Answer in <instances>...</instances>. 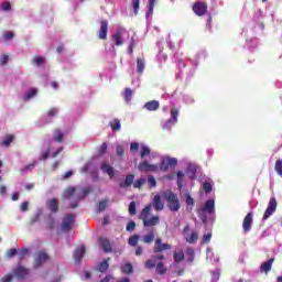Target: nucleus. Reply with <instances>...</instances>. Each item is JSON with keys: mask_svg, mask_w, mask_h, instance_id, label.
<instances>
[{"mask_svg": "<svg viewBox=\"0 0 282 282\" xmlns=\"http://www.w3.org/2000/svg\"><path fill=\"white\" fill-rule=\"evenodd\" d=\"M89 193H91V187H68L63 193V199H68L70 202V208H77L78 202L86 195H89Z\"/></svg>", "mask_w": 282, "mask_h": 282, "instance_id": "obj_1", "label": "nucleus"}, {"mask_svg": "<svg viewBox=\"0 0 282 282\" xmlns=\"http://www.w3.org/2000/svg\"><path fill=\"white\" fill-rule=\"evenodd\" d=\"M151 208H153V205H148L140 214V219H142L145 228H152L153 226H158V224H160V216H151Z\"/></svg>", "mask_w": 282, "mask_h": 282, "instance_id": "obj_2", "label": "nucleus"}, {"mask_svg": "<svg viewBox=\"0 0 282 282\" xmlns=\"http://www.w3.org/2000/svg\"><path fill=\"white\" fill-rule=\"evenodd\" d=\"M214 213L215 200L209 199L202 206V208L198 209V217L203 221V224H206V221H208V215H213Z\"/></svg>", "mask_w": 282, "mask_h": 282, "instance_id": "obj_3", "label": "nucleus"}, {"mask_svg": "<svg viewBox=\"0 0 282 282\" xmlns=\"http://www.w3.org/2000/svg\"><path fill=\"white\" fill-rule=\"evenodd\" d=\"M61 151H63V148L54 150V141H52L51 143H44L41 150L40 160L45 161L47 160V158H50V155L51 158H56V155H58Z\"/></svg>", "mask_w": 282, "mask_h": 282, "instance_id": "obj_4", "label": "nucleus"}, {"mask_svg": "<svg viewBox=\"0 0 282 282\" xmlns=\"http://www.w3.org/2000/svg\"><path fill=\"white\" fill-rule=\"evenodd\" d=\"M165 199L167 202V208H170L172 213H177V210H180V198H177L175 193L167 192L165 194Z\"/></svg>", "mask_w": 282, "mask_h": 282, "instance_id": "obj_5", "label": "nucleus"}, {"mask_svg": "<svg viewBox=\"0 0 282 282\" xmlns=\"http://www.w3.org/2000/svg\"><path fill=\"white\" fill-rule=\"evenodd\" d=\"M178 116H180V110H177L176 108H172L171 109V119H167L162 124V129H164L165 131H171V129H173V127H175V124H177Z\"/></svg>", "mask_w": 282, "mask_h": 282, "instance_id": "obj_6", "label": "nucleus"}, {"mask_svg": "<svg viewBox=\"0 0 282 282\" xmlns=\"http://www.w3.org/2000/svg\"><path fill=\"white\" fill-rule=\"evenodd\" d=\"M276 206H279V203L276 202V197H271L268 207L263 214L262 221H265L276 213Z\"/></svg>", "mask_w": 282, "mask_h": 282, "instance_id": "obj_7", "label": "nucleus"}, {"mask_svg": "<svg viewBox=\"0 0 282 282\" xmlns=\"http://www.w3.org/2000/svg\"><path fill=\"white\" fill-rule=\"evenodd\" d=\"M138 169L141 173H158L160 171V165L151 164L149 161H142L139 163Z\"/></svg>", "mask_w": 282, "mask_h": 282, "instance_id": "obj_8", "label": "nucleus"}, {"mask_svg": "<svg viewBox=\"0 0 282 282\" xmlns=\"http://www.w3.org/2000/svg\"><path fill=\"white\" fill-rule=\"evenodd\" d=\"M13 276L18 279L19 281H25L28 276H30V269L19 264L14 270H13Z\"/></svg>", "mask_w": 282, "mask_h": 282, "instance_id": "obj_9", "label": "nucleus"}, {"mask_svg": "<svg viewBox=\"0 0 282 282\" xmlns=\"http://www.w3.org/2000/svg\"><path fill=\"white\" fill-rule=\"evenodd\" d=\"M188 230H191V227L186 225L183 229L184 239L185 241H187V243H195L199 235L197 234V231H192L191 234H188Z\"/></svg>", "mask_w": 282, "mask_h": 282, "instance_id": "obj_10", "label": "nucleus"}, {"mask_svg": "<svg viewBox=\"0 0 282 282\" xmlns=\"http://www.w3.org/2000/svg\"><path fill=\"white\" fill-rule=\"evenodd\" d=\"M126 31L123 29L117 30L116 33L111 35V43L112 45H117V47H120V45H123L124 41L122 40V36H124Z\"/></svg>", "mask_w": 282, "mask_h": 282, "instance_id": "obj_11", "label": "nucleus"}, {"mask_svg": "<svg viewBox=\"0 0 282 282\" xmlns=\"http://www.w3.org/2000/svg\"><path fill=\"white\" fill-rule=\"evenodd\" d=\"M76 221V215L68 214L62 221V230L67 231L74 228V223Z\"/></svg>", "mask_w": 282, "mask_h": 282, "instance_id": "obj_12", "label": "nucleus"}, {"mask_svg": "<svg viewBox=\"0 0 282 282\" xmlns=\"http://www.w3.org/2000/svg\"><path fill=\"white\" fill-rule=\"evenodd\" d=\"M193 12L197 17H204L208 12V4L206 2H195L193 6Z\"/></svg>", "mask_w": 282, "mask_h": 282, "instance_id": "obj_13", "label": "nucleus"}, {"mask_svg": "<svg viewBox=\"0 0 282 282\" xmlns=\"http://www.w3.org/2000/svg\"><path fill=\"white\" fill-rule=\"evenodd\" d=\"M100 169L102 173H106V175H109L110 180H113L116 175V170L113 169V166L109 164V162L101 163Z\"/></svg>", "mask_w": 282, "mask_h": 282, "instance_id": "obj_14", "label": "nucleus"}, {"mask_svg": "<svg viewBox=\"0 0 282 282\" xmlns=\"http://www.w3.org/2000/svg\"><path fill=\"white\" fill-rule=\"evenodd\" d=\"M45 261H47V253H45V252L36 253L33 268H35V269L41 268L43 265V263H45Z\"/></svg>", "mask_w": 282, "mask_h": 282, "instance_id": "obj_15", "label": "nucleus"}, {"mask_svg": "<svg viewBox=\"0 0 282 282\" xmlns=\"http://www.w3.org/2000/svg\"><path fill=\"white\" fill-rule=\"evenodd\" d=\"M100 23L101 26L98 33V39H100V41H105V39H107V33L109 32V23L107 20H102Z\"/></svg>", "mask_w": 282, "mask_h": 282, "instance_id": "obj_16", "label": "nucleus"}, {"mask_svg": "<svg viewBox=\"0 0 282 282\" xmlns=\"http://www.w3.org/2000/svg\"><path fill=\"white\" fill-rule=\"evenodd\" d=\"M164 250H171V245L163 243L161 238L155 240L154 252H164Z\"/></svg>", "mask_w": 282, "mask_h": 282, "instance_id": "obj_17", "label": "nucleus"}, {"mask_svg": "<svg viewBox=\"0 0 282 282\" xmlns=\"http://www.w3.org/2000/svg\"><path fill=\"white\" fill-rule=\"evenodd\" d=\"M242 228L245 232H250L252 228V213L247 214V216L245 217Z\"/></svg>", "mask_w": 282, "mask_h": 282, "instance_id": "obj_18", "label": "nucleus"}, {"mask_svg": "<svg viewBox=\"0 0 282 282\" xmlns=\"http://www.w3.org/2000/svg\"><path fill=\"white\" fill-rule=\"evenodd\" d=\"M273 263H274V258H271L268 261L263 262L260 265V272H264L265 274H268V272H270V270H272Z\"/></svg>", "mask_w": 282, "mask_h": 282, "instance_id": "obj_19", "label": "nucleus"}, {"mask_svg": "<svg viewBox=\"0 0 282 282\" xmlns=\"http://www.w3.org/2000/svg\"><path fill=\"white\" fill-rule=\"evenodd\" d=\"M186 174L188 175L189 180H195V177H197V165L189 163L187 166Z\"/></svg>", "mask_w": 282, "mask_h": 282, "instance_id": "obj_20", "label": "nucleus"}, {"mask_svg": "<svg viewBox=\"0 0 282 282\" xmlns=\"http://www.w3.org/2000/svg\"><path fill=\"white\" fill-rule=\"evenodd\" d=\"M152 206L156 210H164V203L162 202V198L160 197V195H155L153 197Z\"/></svg>", "mask_w": 282, "mask_h": 282, "instance_id": "obj_21", "label": "nucleus"}, {"mask_svg": "<svg viewBox=\"0 0 282 282\" xmlns=\"http://www.w3.org/2000/svg\"><path fill=\"white\" fill-rule=\"evenodd\" d=\"M144 109H147L148 111H158V109H160V101L158 100L148 101L144 105Z\"/></svg>", "mask_w": 282, "mask_h": 282, "instance_id": "obj_22", "label": "nucleus"}, {"mask_svg": "<svg viewBox=\"0 0 282 282\" xmlns=\"http://www.w3.org/2000/svg\"><path fill=\"white\" fill-rule=\"evenodd\" d=\"M83 257H85V246L78 247L75 250L74 259H75L76 263H79V261L83 259Z\"/></svg>", "mask_w": 282, "mask_h": 282, "instance_id": "obj_23", "label": "nucleus"}, {"mask_svg": "<svg viewBox=\"0 0 282 282\" xmlns=\"http://www.w3.org/2000/svg\"><path fill=\"white\" fill-rule=\"evenodd\" d=\"M36 94H39V89L31 88L24 94L23 100L28 102V100H32V98H36Z\"/></svg>", "mask_w": 282, "mask_h": 282, "instance_id": "obj_24", "label": "nucleus"}, {"mask_svg": "<svg viewBox=\"0 0 282 282\" xmlns=\"http://www.w3.org/2000/svg\"><path fill=\"white\" fill-rule=\"evenodd\" d=\"M133 180H135V176L133 174L127 175L124 182H121L119 184L120 188H129V186L133 184Z\"/></svg>", "mask_w": 282, "mask_h": 282, "instance_id": "obj_25", "label": "nucleus"}, {"mask_svg": "<svg viewBox=\"0 0 282 282\" xmlns=\"http://www.w3.org/2000/svg\"><path fill=\"white\" fill-rule=\"evenodd\" d=\"M46 206L52 213H56L58 210V200L56 198H51L47 200Z\"/></svg>", "mask_w": 282, "mask_h": 282, "instance_id": "obj_26", "label": "nucleus"}, {"mask_svg": "<svg viewBox=\"0 0 282 282\" xmlns=\"http://www.w3.org/2000/svg\"><path fill=\"white\" fill-rule=\"evenodd\" d=\"M99 246L104 249L106 252H111V243L106 238H99Z\"/></svg>", "mask_w": 282, "mask_h": 282, "instance_id": "obj_27", "label": "nucleus"}, {"mask_svg": "<svg viewBox=\"0 0 282 282\" xmlns=\"http://www.w3.org/2000/svg\"><path fill=\"white\" fill-rule=\"evenodd\" d=\"M175 263H182L184 261V251L182 249H176L173 253Z\"/></svg>", "mask_w": 282, "mask_h": 282, "instance_id": "obj_28", "label": "nucleus"}, {"mask_svg": "<svg viewBox=\"0 0 282 282\" xmlns=\"http://www.w3.org/2000/svg\"><path fill=\"white\" fill-rule=\"evenodd\" d=\"M143 243H152L155 240V232L153 230L149 231L142 237Z\"/></svg>", "mask_w": 282, "mask_h": 282, "instance_id": "obj_29", "label": "nucleus"}, {"mask_svg": "<svg viewBox=\"0 0 282 282\" xmlns=\"http://www.w3.org/2000/svg\"><path fill=\"white\" fill-rule=\"evenodd\" d=\"M210 282H219V279L221 276V269H215L213 271H210Z\"/></svg>", "mask_w": 282, "mask_h": 282, "instance_id": "obj_30", "label": "nucleus"}, {"mask_svg": "<svg viewBox=\"0 0 282 282\" xmlns=\"http://www.w3.org/2000/svg\"><path fill=\"white\" fill-rule=\"evenodd\" d=\"M158 0H149L148 2V12L145 14L147 19H149V17H153V9L155 8V3Z\"/></svg>", "mask_w": 282, "mask_h": 282, "instance_id": "obj_31", "label": "nucleus"}, {"mask_svg": "<svg viewBox=\"0 0 282 282\" xmlns=\"http://www.w3.org/2000/svg\"><path fill=\"white\" fill-rule=\"evenodd\" d=\"M145 63L143 58H137V72L138 74H142L144 72Z\"/></svg>", "mask_w": 282, "mask_h": 282, "instance_id": "obj_32", "label": "nucleus"}, {"mask_svg": "<svg viewBox=\"0 0 282 282\" xmlns=\"http://www.w3.org/2000/svg\"><path fill=\"white\" fill-rule=\"evenodd\" d=\"M31 62H32V65H35V67H41V65H43V63H45V57L34 56Z\"/></svg>", "mask_w": 282, "mask_h": 282, "instance_id": "obj_33", "label": "nucleus"}, {"mask_svg": "<svg viewBox=\"0 0 282 282\" xmlns=\"http://www.w3.org/2000/svg\"><path fill=\"white\" fill-rule=\"evenodd\" d=\"M151 155V148L149 145L141 144V158L144 159Z\"/></svg>", "mask_w": 282, "mask_h": 282, "instance_id": "obj_34", "label": "nucleus"}, {"mask_svg": "<svg viewBox=\"0 0 282 282\" xmlns=\"http://www.w3.org/2000/svg\"><path fill=\"white\" fill-rule=\"evenodd\" d=\"M98 270L100 272H107V270H109V260L101 261L98 265Z\"/></svg>", "mask_w": 282, "mask_h": 282, "instance_id": "obj_35", "label": "nucleus"}, {"mask_svg": "<svg viewBox=\"0 0 282 282\" xmlns=\"http://www.w3.org/2000/svg\"><path fill=\"white\" fill-rule=\"evenodd\" d=\"M53 138H54L55 142H63V138H65V135L63 134V132L61 130H55L53 133Z\"/></svg>", "mask_w": 282, "mask_h": 282, "instance_id": "obj_36", "label": "nucleus"}, {"mask_svg": "<svg viewBox=\"0 0 282 282\" xmlns=\"http://www.w3.org/2000/svg\"><path fill=\"white\" fill-rule=\"evenodd\" d=\"M110 127H111L112 131H120V128H121L120 120H118V119L111 120Z\"/></svg>", "mask_w": 282, "mask_h": 282, "instance_id": "obj_37", "label": "nucleus"}, {"mask_svg": "<svg viewBox=\"0 0 282 282\" xmlns=\"http://www.w3.org/2000/svg\"><path fill=\"white\" fill-rule=\"evenodd\" d=\"M177 186L178 188H183L184 187V172H177Z\"/></svg>", "mask_w": 282, "mask_h": 282, "instance_id": "obj_38", "label": "nucleus"}, {"mask_svg": "<svg viewBox=\"0 0 282 282\" xmlns=\"http://www.w3.org/2000/svg\"><path fill=\"white\" fill-rule=\"evenodd\" d=\"M121 271L123 274H131V272H133V265H131V263H126L121 267Z\"/></svg>", "mask_w": 282, "mask_h": 282, "instance_id": "obj_39", "label": "nucleus"}, {"mask_svg": "<svg viewBox=\"0 0 282 282\" xmlns=\"http://www.w3.org/2000/svg\"><path fill=\"white\" fill-rule=\"evenodd\" d=\"M139 239H140V235H133V236H131V237L129 238V241H128L129 246H132V247L138 246Z\"/></svg>", "mask_w": 282, "mask_h": 282, "instance_id": "obj_40", "label": "nucleus"}, {"mask_svg": "<svg viewBox=\"0 0 282 282\" xmlns=\"http://www.w3.org/2000/svg\"><path fill=\"white\" fill-rule=\"evenodd\" d=\"M14 140V138L12 135H8L1 142V147H10V144H12V141Z\"/></svg>", "mask_w": 282, "mask_h": 282, "instance_id": "obj_41", "label": "nucleus"}, {"mask_svg": "<svg viewBox=\"0 0 282 282\" xmlns=\"http://www.w3.org/2000/svg\"><path fill=\"white\" fill-rule=\"evenodd\" d=\"M156 274H166V267H164L163 262L156 264Z\"/></svg>", "mask_w": 282, "mask_h": 282, "instance_id": "obj_42", "label": "nucleus"}, {"mask_svg": "<svg viewBox=\"0 0 282 282\" xmlns=\"http://www.w3.org/2000/svg\"><path fill=\"white\" fill-rule=\"evenodd\" d=\"M132 96H133V90H131V88H126V90L123 93V98H124L126 102H129L131 100Z\"/></svg>", "mask_w": 282, "mask_h": 282, "instance_id": "obj_43", "label": "nucleus"}, {"mask_svg": "<svg viewBox=\"0 0 282 282\" xmlns=\"http://www.w3.org/2000/svg\"><path fill=\"white\" fill-rule=\"evenodd\" d=\"M145 183L147 178L141 177L133 183V188H142V186H144Z\"/></svg>", "mask_w": 282, "mask_h": 282, "instance_id": "obj_44", "label": "nucleus"}, {"mask_svg": "<svg viewBox=\"0 0 282 282\" xmlns=\"http://www.w3.org/2000/svg\"><path fill=\"white\" fill-rule=\"evenodd\" d=\"M107 206H109V202L107 199L100 200L98 205V213H102V210H106Z\"/></svg>", "mask_w": 282, "mask_h": 282, "instance_id": "obj_45", "label": "nucleus"}, {"mask_svg": "<svg viewBox=\"0 0 282 282\" xmlns=\"http://www.w3.org/2000/svg\"><path fill=\"white\" fill-rule=\"evenodd\" d=\"M169 161L166 159H163L161 161V164L159 165V170L165 172L169 171Z\"/></svg>", "mask_w": 282, "mask_h": 282, "instance_id": "obj_46", "label": "nucleus"}, {"mask_svg": "<svg viewBox=\"0 0 282 282\" xmlns=\"http://www.w3.org/2000/svg\"><path fill=\"white\" fill-rule=\"evenodd\" d=\"M148 184L151 188H155V186H158V182L155 181V176L149 175L148 176Z\"/></svg>", "mask_w": 282, "mask_h": 282, "instance_id": "obj_47", "label": "nucleus"}, {"mask_svg": "<svg viewBox=\"0 0 282 282\" xmlns=\"http://www.w3.org/2000/svg\"><path fill=\"white\" fill-rule=\"evenodd\" d=\"M26 254H30L29 248H22V250L18 253L20 260L25 259Z\"/></svg>", "mask_w": 282, "mask_h": 282, "instance_id": "obj_48", "label": "nucleus"}, {"mask_svg": "<svg viewBox=\"0 0 282 282\" xmlns=\"http://www.w3.org/2000/svg\"><path fill=\"white\" fill-rule=\"evenodd\" d=\"M275 172L278 173V175H280V177H282V160H278L275 162Z\"/></svg>", "mask_w": 282, "mask_h": 282, "instance_id": "obj_49", "label": "nucleus"}, {"mask_svg": "<svg viewBox=\"0 0 282 282\" xmlns=\"http://www.w3.org/2000/svg\"><path fill=\"white\" fill-rule=\"evenodd\" d=\"M185 199H186L187 206H189L191 208L195 206V200L193 199V197H191V194H185Z\"/></svg>", "mask_w": 282, "mask_h": 282, "instance_id": "obj_50", "label": "nucleus"}, {"mask_svg": "<svg viewBox=\"0 0 282 282\" xmlns=\"http://www.w3.org/2000/svg\"><path fill=\"white\" fill-rule=\"evenodd\" d=\"M203 189L206 194L210 193L213 191V184L210 182H206L203 184Z\"/></svg>", "mask_w": 282, "mask_h": 282, "instance_id": "obj_51", "label": "nucleus"}, {"mask_svg": "<svg viewBox=\"0 0 282 282\" xmlns=\"http://www.w3.org/2000/svg\"><path fill=\"white\" fill-rule=\"evenodd\" d=\"M126 230L128 232H133V230H135V221H133V220L129 221L126 227Z\"/></svg>", "mask_w": 282, "mask_h": 282, "instance_id": "obj_52", "label": "nucleus"}, {"mask_svg": "<svg viewBox=\"0 0 282 282\" xmlns=\"http://www.w3.org/2000/svg\"><path fill=\"white\" fill-rule=\"evenodd\" d=\"M47 116H48V118H54V117L58 116V108L50 109L47 112Z\"/></svg>", "mask_w": 282, "mask_h": 282, "instance_id": "obj_53", "label": "nucleus"}, {"mask_svg": "<svg viewBox=\"0 0 282 282\" xmlns=\"http://www.w3.org/2000/svg\"><path fill=\"white\" fill-rule=\"evenodd\" d=\"M132 7L134 10V14H138V11L140 10V0H132Z\"/></svg>", "mask_w": 282, "mask_h": 282, "instance_id": "obj_54", "label": "nucleus"}, {"mask_svg": "<svg viewBox=\"0 0 282 282\" xmlns=\"http://www.w3.org/2000/svg\"><path fill=\"white\" fill-rule=\"evenodd\" d=\"M137 208H135V202H131L129 205V215H135Z\"/></svg>", "mask_w": 282, "mask_h": 282, "instance_id": "obj_55", "label": "nucleus"}, {"mask_svg": "<svg viewBox=\"0 0 282 282\" xmlns=\"http://www.w3.org/2000/svg\"><path fill=\"white\" fill-rule=\"evenodd\" d=\"M145 268L148 270H153V268H155V260H148V261H145Z\"/></svg>", "mask_w": 282, "mask_h": 282, "instance_id": "obj_56", "label": "nucleus"}, {"mask_svg": "<svg viewBox=\"0 0 282 282\" xmlns=\"http://www.w3.org/2000/svg\"><path fill=\"white\" fill-rule=\"evenodd\" d=\"M12 279H14V273L4 275L2 279H0V282H12Z\"/></svg>", "mask_w": 282, "mask_h": 282, "instance_id": "obj_57", "label": "nucleus"}, {"mask_svg": "<svg viewBox=\"0 0 282 282\" xmlns=\"http://www.w3.org/2000/svg\"><path fill=\"white\" fill-rule=\"evenodd\" d=\"M213 238V234L208 232L203 236V243H209L210 239Z\"/></svg>", "mask_w": 282, "mask_h": 282, "instance_id": "obj_58", "label": "nucleus"}, {"mask_svg": "<svg viewBox=\"0 0 282 282\" xmlns=\"http://www.w3.org/2000/svg\"><path fill=\"white\" fill-rule=\"evenodd\" d=\"M1 8H2L3 12H10L12 6L10 4V2H3L1 4Z\"/></svg>", "mask_w": 282, "mask_h": 282, "instance_id": "obj_59", "label": "nucleus"}, {"mask_svg": "<svg viewBox=\"0 0 282 282\" xmlns=\"http://www.w3.org/2000/svg\"><path fill=\"white\" fill-rule=\"evenodd\" d=\"M170 166H177V160L175 158H166Z\"/></svg>", "mask_w": 282, "mask_h": 282, "instance_id": "obj_60", "label": "nucleus"}, {"mask_svg": "<svg viewBox=\"0 0 282 282\" xmlns=\"http://www.w3.org/2000/svg\"><path fill=\"white\" fill-rule=\"evenodd\" d=\"M133 47H135V40L132 37L131 42H130V45L128 47V53L129 54H133Z\"/></svg>", "mask_w": 282, "mask_h": 282, "instance_id": "obj_61", "label": "nucleus"}, {"mask_svg": "<svg viewBox=\"0 0 282 282\" xmlns=\"http://www.w3.org/2000/svg\"><path fill=\"white\" fill-rule=\"evenodd\" d=\"M34 169V164L25 165L21 169V173H28V171H32Z\"/></svg>", "mask_w": 282, "mask_h": 282, "instance_id": "obj_62", "label": "nucleus"}, {"mask_svg": "<svg viewBox=\"0 0 282 282\" xmlns=\"http://www.w3.org/2000/svg\"><path fill=\"white\" fill-rule=\"evenodd\" d=\"M107 153V143H102L99 148V155H105Z\"/></svg>", "mask_w": 282, "mask_h": 282, "instance_id": "obj_63", "label": "nucleus"}, {"mask_svg": "<svg viewBox=\"0 0 282 282\" xmlns=\"http://www.w3.org/2000/svg\"><path fill=\"white\" fill-rule=\"evenodd\" d=\"M9 61L8 55H1L0 56V65H7Z\"/></svg>", "mask_w": 282, "mask_h": 282, "instance_id": "obj_64", "label": "nucleus"}]
</instances>
